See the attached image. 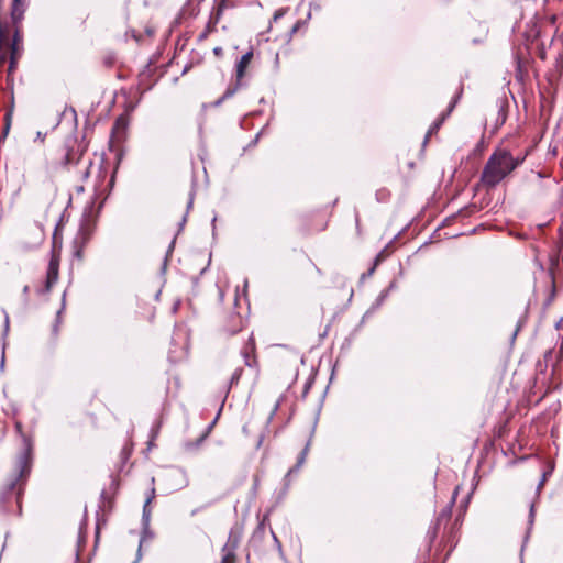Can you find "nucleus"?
I'll return each mask as SVG.
<instances>
[{
    "instance_id": "nucleus-5",
    "label": "nucleus",
    "mask_w": 563,
    "mask_h": 563,
    "mask_svg": "<svg viewBox=\"0 0 563 563\" xmlns=\"http://www.w3.org/2000/svg\"><path fill=\"white\" fill-rule=\"evenodd\" d=\"M255 343L254 339L251 336L247 341V343L244 345V347L241 351V355L244 358V363L246 366H253V363H255Z\"/></svg>"
},
{
    "instance_id": "nucleus-2",
    "label": "nucleus",
    "mask_w": 563,
    "mask_h": 563,
    "mask_svg": "<svg viewBox=\"0 0 563 563\" xmlns=\"http://www.w3.org/2000/svg\"><path fill=\"white\" fill-rule=\"evenodd\" d=\"M18 473L15 477L8 484V492L4 494V498H9V493H16L19 499L22 494V484L25 482L30 473V464L25 456H22L19 461Z\"/></svg>"
},
{
    "instance_id": "nucleus-20",
    "label": "nucleus",
    "mask_w": 563,
    "mask_h": 563,
    "mask_svg": "<svg viewBox=\"0 0 563 563\" xmlns=\"http://www.w3.org/2000/svg\"><path fill=\"white\" fill-rule=\"evenodd\" d=\"M530 516H533V506L530 508Z\"/></svg>"
},
{
    "instance_id": "nucleus-8",
    "label": "nucleus",
    "mask_w": 563,
    "mask_h": 563,
    "mask_svg": "<svg viewBox=\"0 0 563 563\" xmlns=\"http://www.w3.org/2000/svg\"><path fill=\"white\" fill-rule=\"evenodd\" d=\"M308 450H309V443H307L306 448L300 453L296 466L289 470L288 475H290L292 472L297 471L305 463Z\"/></svg>"
},
{
    "instance_id": "nucleus-1",
    "label": "nucleus",
    "mask_w": 563,
    "mask_h": 563,
    "mask_svg": "<svg viewBox=\"0 0 563 563\" xmlns=\"http://www.w3.org/2000/svg\"><path fill=\"white\" fill-rule=\"evenodd\" d=\"M526 158V155L514 157L507 150H497L488 158L483 173L482 181L486 186L494 187L509 175Z\"/></svg>"
},
{
    "instance_id": "nucleus-11",
    "label": "nucleus",
    "mask_w": 563,
    "mask_h": 563,
    "mask_svg": "<svg viewBox=\"0 0 563 563\" xmlns=\"http://www.w3.org/2000/svg\"><path fill=\"white\" fill-rule=\"evenodd\" d=\"M242 374V369H235L231 377V384L238 383Z\"/></svg>"
},
{
    "instance_id": "nucleus-15",
    "label": "nucleus",
    "mask_w": 563,
    "mask_h": 563,
    "mask_svg": "<svg viewBox=\"0 0 563 563\" xmlns=\"http://www.w3.org/2000/svg\"><path fill=\"white\" fill-rule=\"evenodd\" d=\"M4 324H5V330H8L9 329V316L8 314H5Z\"/></svg>"
},
{
    "instance_id": "nucleus-3",
    "label": "nucleus",
    "mask_w": 563,
    "mask_h": 563,
    "mask_svg": "<svg viewBox=\"0 0 563 563\" xmlns=\"http://www.w3.org/2000/svg\"><path fill=\"white\" fill-rule=\"evenodd\" d=\"M253 58V52L252 51H249L246 52L241 58L240 60L236 63V81H238V85L239 86V82L242 80L244 74H245V70L246 68L249 67L251 60ZM238 87H234V88H228L225 90V92L223 93V96L218 99L216 102H214V106L218 107L220 106L225 99L232 97L235 91H236Z\"/></svg>"
},
{
    "instance_id": "nucleus-7",
    "label": "nucleus",
    "mask_w": 563,
    "mask_h": 563,
    "mask_svg": "<svg viewBox=\"0 0 563 563\" xmlns=\"http://www.w3.org/2000/svg\"><path fill=\"white\" fill-rule=\"evenodd\" d=\"M456 101H457V98H455V99L451 102V104H450V107H449V109H448V112H446V113H444V114H442V117H441L439 120H437V121H435V122L430 126V129H429V131H428V134H427V137H428L429 135H431L432 133H434V132H437V131L439 130V128L441 126V124L444 122V120L446 119V117L451 113V111H452V110H453V108L455 107Z\"/></svg>"
},
{
    "instance_id": "nucleus-4",
    "label": "nucleus",
    "mask_w": 563,
    "mask_h": 563,
    "mask_svg": "<svg viewBox=\"0 0 563 563\" xmlns=\"http://www.w3.org/2000/svg\"><path fill=\"white\" fill-rule=\"evenodd\" d=\"M59 262V255L53 252L47 267L46 283L43 290L44 292H49L54 284L57 282Z\"/></svg>"
},
{
    "instance_id": "nucleus-14",
    "label": "nucleus",
    "mask_w": 563,
    "mask_h": 563,
    "mask_svg": "<svg viewBox=\"0 0 563 563\" xmlns=\"http://www.w3.org/2000/svg\"><path fill=\"white\" fill-rule=\"evenodd\" d=\"M213 53L217 55V56H220L222 54V48L221 47H216L213 49Z\"/></svg>"
},
{
    "instance_id": "nucleus-21",
    "label": "nucleus",
    "mask_w": 563,
    "mask_h": 563,
    "mask_svg": "<svg viewBox=\"0 0 563 563\" xmlns=\"http://www.w3.org/2000/svg\"><path fill=\"white\" fill-rule=\"evenodd\" d=\"M277 408H278V404H276L273 413H275L277 411Z\"/></svg>"
},
{
    "instance_id": "nucleus-9",
    "label": "nucleus",
    "mask_w": 563,
    "mask_h": 563,
    "mask_svg": "<svg viewBox=\"0 0 563 563\" xmlns=\"http://www.w3.org/2000/svg\"><path fill=\"white\" fill-rule=\"evenodd\" d=\"M152 498L153 496L148 497L145 501V505H144V508H143V518L144 520L148 521L150 519V510H148V505L152 501Z\"/></svg>"
},
{
    "instance_id": "nucleus-13",
    "label": "nucleus",
    "mask_w": 563,
    "mask_h": 563,
    "mask_svg": "<svg viewBox=\"0 0 563 563\" xmlns=\"http://www.w3.org/2000/svg\"><path fill=\"white\" fill-rule=\"evenodd\" d=\"M550 474H551V471L543 472V474H542V478H541V481H540V483H539V485H538V489H541V487L544 485V483H545V481H547V478H548V476H549Z\"/></svg>"
},
{
    "instance_id": "nucleus-10",
    "label": "nucleus",
    "mask_w": 563,
    "mask_h": 563,
    "mask_svg": "<svg viewBox=\"0 0 563 563\" xmlns=\"http://www.w3.org/2000/svg\"><path fill=\"white\" fill-rule=\"evenodd\" d=\"M11 117H12V111H9L4 117V120H5V126H4V131H3L4 135H7L9 132V129L11 125Z\"/></svg>"
},
{
    "instance_id": "nucleus-19",
    "label": "nucleus",
    "mask_w": 563,
    "mask_h": 563,
    "mask_svg": "<svg viewBox=\"0 0 563 563\" xmlns=\"http://www.w3.org/2000/svg\"><path fill=\"white\" fill-rule=\"evenodd\" d=\"M456 494H457V488L454 490V495H453L452 501L454 500Z\"/></svg>"
},
{
    "instance_id": "nucleus-17",
    "label": "nucleus",
    "mask_w": 563,
    "mask_h": 563,
    "mask_svg": "<svg viewBox=\"0 0 563 563\" xmlns=\"http://www.w3.org/2000/svg\"><path fill=\"white\" fill-rule=\"evenodd\" d=\"M77 191L78 192H82L84 191V187L82 186L77 187Z\"/></svg>"
},
{
    "instance_id": "nucleus-16",
    "label": "nucleus",
    "mask_w": 563,
    "mask_h": 563,
    "mask_svg": "<svg viewBox=\"0 0 563 563\" xmlns=\"http://www.w3.org/2000/svg\"><path fill=\"white\" fill-rule=\"evenodd\" d=\"M29 289H30V287H29V286H24V288H23V292H24V295H26V294L29 292Z\"/></svg>"
},
{
    "instance_id": "nucleus-12",
    "label": "nucleus",
    "mask_w": 563,
    "mask_h": 563,
    "mask_svg": "<svg viewBox=\"0 0 563 563\" xmlns=\"http://www.w3.org/2000/svg\"><path fill=\"white\" fill-rule=\"evenodd\" d=\"M221 563H234V555L232 553L224 554Z\"/></svg>"
},
{
    "instance_id": "nucleus-6",
    "label": "nucleus",
    "mask_w": 563,
    "mask_h": 563,
    "mask_svg": "<svg viewBox=\"0 0 563 563\" xmlns=\"http://www.w3.org/2000/svg\"><path fill=\"white\" fill-rule=\"evenodd\" d=\"M27 0H13L11 18L14 24L22 21Z\"/></svg>"
},
{
    "instance_id": "nucleus-18",
    "label": "nucleus",
    "mask_w": 563,
    "mask_h": 563,
    "mask_svg": "<svg viewBox=\"0 0 563 563\" xmlns=\"http://www.w3.org/2000/svg\"><path fill=\"white\" fill-rule=\"evenodd\" d=\"M140 551H141V544L139 545V552H140ZM140 556H141V555L139 554V556H137L136 561H135V562H133V563H137V561L140 560Z\"/></svg>"
}]
</instances>
